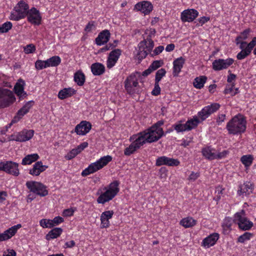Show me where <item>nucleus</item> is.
<instances>
[{
    "label": "nucleus",
    "mask_w": 256,
    "mask_h": 256,
    "mask_svg": "<svg viewBox=\"0 0 256 256\" xmlns=\"http://www.w3.org/2000/svg\"><path fill=\"white\" fill-rule=\"evenodd\" d=\"M226 128L230 134L235 135L242 134L246 130V120L242 115L238 114L227 123Z\"/></svg>",
    "instance_id": "f257e3e1"
},
{
    "label": "nucleus",
    "mask_w": 256,
    "mask_h": 256,
    "mask_svg": "<svg viewBox=\"0 0 256 256\" xmlns=\"http://www.w3.org/2000/svg\"><path fill=\"white\" fill-rule=\"evenodd\" d=\"M164 135L162 129H157L154 126H151L146 130L140 132L138 136L141 139L144 144L146 142L152 143L160 140Z\"/></svg>",
    "instance_id": "f03ea898"
},
{
    "label": "nucleus",
    "mask_w": 256,
    "mask_h": 256,
    "mask_svg": "<svg viewBox=\"0 0 256 256\" xmlns=\"http://www.w3.org/2000/svg\"><path fill=\"white\" fill-rule=\"evenodd\" d=\"M112 160V157L108 155L102 157L96 162L91 164L87 168H85L82 172V176H86L91 174H93L102 169Z\"/></svg>",
    "instance_id": "7ed1b4c3"
},
{
    "label": "nucleus",
    "mask_w": 256,
    "mask_h": 256,
    "mask_svg": "<svg viewBox=\"0 0 256 256\" xmlns=\"http://www.w3.org/2000/svg\"><path fill=\"white\" fill-rule=\"evenodd\" d=\"M28 5L24 1L21 0L16 6L12 12L10 19L18 21L27 16L29 10Z\"/></svg>",
    "instance_id": "20e7f679"
},
{
    "label": "nucleus",
    "mask_w": 256,
    "mask_h": 256,
    "mask_svg": "<svg viewBox=\"0 0 256 256\" xmlns=\"http://www.w3.org/2000/svg\"><path fill=\"white\" fill-rule=\"evenodd\" d=\"M234 221L238 224V228L243 230H249L253 226L252 222L246 217V212L244 210L234 214Z\"/></svg>",
    "instance_id": "39448f33"
},
{
    "label": "nucleus",
    "mask_w": 256,
    "mask_h": 256,
    "mask_svg": "<svg viewBox=\"0 0 256 256\" xmlns=\"http://www.w3.org/2000/svg\"><path fill=\"white\" fill-rule=\"evenodd\" d=\"M140 73L136 72L129 76L124 81V88L127 92L130 94L138 93L140 90L138 88V79L137 76Z\"/></svg>",
    "instance_id": "423d86ee"
},
{
    "label": "nucleus",
    "mask_w": 256,
    "mask_h": 256,
    "mask_svg": "<svg viewBox=\"0 0 256 256\" xmlns=\"http://www.w3.org/2000/svg\"><path fill=\"white\" fill-rule=\"evenodd\" d=\"M16 100L12 92L7 89L0 88V109L8 107Z\"/></svg>",
    "instance_id": "0eeeda50"
},
{
    "label": "nucleus",
    "mask_w": 256,
    "mask_h": 256,
    "mask_svg": "<svg viewBox=\"0 0 256 256\" xmlns=\"http://www.w3.org/2000/svg\"><path fill=\"white\" fill-rule=\"evenodd\" d=\"M30 192L40 196H45L48 194L46 186L40 182L34 181H28L26 184Z\"/></svg>",
    "instance_id": "6e6552de"
},
{
    "label": "nucleus",
    "mask_w": 256,
    "mask_h": 256,
    "mask_svg": "<svg viewBox=\"0 0 256 256\" xmlns=\"http://www.w3.org/2000/svg\"><path fill=\"white\" fill-rule=\"evenodd\" d=\"M32 130L24 129L21 132L15 133L8 137L9 140H14L18 142H24L30 140L34 134Z\"/></svg>",
    "instance_id": "1a4fd4ad"
},
{
    "label": "nucleus",
    "mask_w": 256,
    "mask_h": 256,
    "mask_svg": "<svg viewBox=\"0 0 256 256\" xmlns=\"http://www.w3.org/2000/svg\"><path fill=\"white\" fill-rule=\"evenodd\" d=\"M220 108V104L218 103H212L210 105L204 106L198 112L199 118L204 120L211 114L216 112Z\"/></svg>",
    "instance_id": "9d476101"
},
{
    "label": "nucleus",
    "mask_w": 256,
    "mask_h": 256,
    "mask_svg": "<svg viewBox=\"0 0 256 256\" xmlns=\"http://www.w3.org/2000/svg\"><path fill=\"white\" fill-rule=\"evenodd\" d=\"M134 140V142L129 146L128 147L126 148L124 150V154L126 156H130L133 154L138 149L140 148V146L144 145V141H142L141 139L137 135H134L130 137V140Z\"/></svg>",
    "instance_id": "9b49d317"
},
{
    "label": "nucleus",
    "mask_w": 256,
    "mask_h": 256,
    "mask_svg": "<svg viewBox=\"0 0 256 256\" xmlns=\"http://www.w3.org/2000/svg\"><path fill=\"white\" fill-rule=\"evenodd\" d=\"M234 62V60L232 58H228L227 59L218 58L212 62V68L216 71L226 69L231 66Z\"/></svg>",
    "instance_id": "f8f14e48"
},
{
    "label": "nucleus",
    "mask_w": 256,
    "mask_h": 256,
    "mask_svg": "<svg viewBox=\"0 0 256 256\" xmlns=\"http://www.w3.org/2000/svg\"><path fill=\"white\" fill-rule=\"evenodd\" d=\"M180 164V162L178 159H175L166 156L158 157L156 162V166H158L162 165H166L168 166H176Z\"/></svg>",
    "instance_id": "ddd939ff"
},
{
    "label": "nucleus",
    "mask_w": 256,
    "mask_h": 256,
    "mask_svg": "<svg viewBox=\"0 0 256 256\" xmlns=\"http://www.w3.org/2000/svg\"><path fill=\"white\" fill-rule=\"evenodd\" d=\"M198 15V12L194 9H188L181 13L180 18L182 22H192Z\"/></svg>",
    "instance_id": "4468645a"
},
{
    "label": "nucleus",
    "mask_w": 256,
    "mask_h": 256,
    "mask_svg": "<svg viewBox=\"0 0 256 256\" xmlns=\"http://www.w3.org/2000/svg\"><path fill=\"white\" fill-rule=\"evenodd\" d=\"M28 20L32 24L39 25L40 24L42 18L40 12L35 8H32L28 14Z\"/></svg>",
    "instance_id": "2eb2a0df"
},
{
    "label": "nucleus",
    "mask_w": 256,
    "mask_h": 256,
    "mask_svg": "<svg viewBox=\"0 0 256 256\" xmlns=\"http://www.w3.org/2000/svg\"><path fill=\"white\" fill-rule=\"evenodd\" d=\"M92 128L91 124L87 121H82L76 125L75 132L78 135L84 136L88 134Z\"/></svg>",
    "instance_id": "dca6fc26"
},
{
    "label": "nucleus",
    "mask_w": 256,
    "mask_h": 256,
    "mask_svg": "<svg viewBox=\"0 0 256 256\" xmlns=\"http://www.w3.org/2000/svg\"><path fill=\"white\" fill-rule=\"evenodd\" d=\"M121 50L118 48L112 50L110 53L106 62V66L108 68H110L115 65L121 54Z\"/></svg>",
    "instance_id": "f3484780"
},
{
    "label": "nucleus",
    "mask_w": 256,
    "mask_h": 256,
    "mask_svg": "<svg viewBox=\"0 0 256 256\" xmlns=\"http://www.w3.org/2000/svg\"><path fill=\"white\" fill-rule=\"evenodd\" d=\"M134 8L144 14H147L152 11L153 6L149 2L142 1L136 4L134 6Z\"/></svg>",
    "instance_id": "a211bd4d"
},
{
    "label": "nucleus",
    "mask_w": 256,
    "mask_h": 256,
    "mask_svg": "<svg viewBox=\"0 0 256 256\" xmlns=\"http://www.w3.org/2000/svg\"><path fill=\"white\" fill-rule=\"evenodd\" d=\"M18 166V163L12 161H7L5 162L4 172L14 176H18L20 174Z\"/></svg>",
    "instance_id": "6ab92c4d"
},
{
    "label": "nucleus",
    "mask_w": 256,
    "mask_h": 256,
    "mask_svg": "<svg viewBox=\"0 0 256 256\" xmlns=\"http://www.w3.org/2000/svg\"><path fill=\"white\" fill-rule=\"evenodd\" d=\"M253 190V184L250 182H246L239 186L238 194L239 196L243 194L246 196L249 195L252 192Z\"/></svg>",
    "instance_id": "aec40b11"
},
{
    "label": "nucleus",
    "mask_w": 256,
    "mask_h": 256,
    "mask_svg": "<svg viewBox=\"0 0 256 256\" xmlns=\"http://www.w3.org/2000/svg\"><path fill=\"white\" fill-rule=\"evenodd\" d=\"M110 34L108 30H105L101 32L96 38V43L98 46L106 44L110 40Z\"/></svg>",
    "instance_id": "412c9836"
},
{
    "label": "nucleus",
    "mask_w": 256,
    "mask_h": 256,
    "mask_svg": "<svg viewBox=\"0 0 256 256\" xmlns=\"http://www.w3.org/2000/svg\"><path fill=\"white\" fill-rule=\"evenodd\" d=\"M48 168V166L44 165L41 161H38L34 164L32 168L30 170L29 173L32 176H38Z\"/></svg>",
    "instance_id": "4be33fe9"
},
{
    "label": "nucleus",
    "mask_w": 256,
    "mask_h": 256,
    "mask_svg": "<svg viewBox=\"0 0 256 256\" xmlns=\"http://www.w3.org/2000/svg\"><path fill=\"white\" fill-rule=\"evenodd\" d=\"M104 190H106V192L102 194L97 199V202L98 204H104L112 200L116 196V195L112 192L110 191L106 187H105Z\"/></svg>",
    "instance_id": "5701e85b"
},
{
    "label": "nucleus",
    "mask_w": 256,
    "mask_h": 256,
    "mask_svg": "<svg viewBox=\"0 0 256 256\" xmlns=\"http://www.w3.org/2000/svg\"><path fill=\"white\" fill-rule=\"evenodd\" d=\"M218 238L219 234L218 233H213L203 240L202 246L204 247L210 248L216 244Z\"/></svg>",
    "instance_id": "b1692460"
},
{
    "label": "nucleus",
    "mask_w": 256,
    "mask_h": 256,
    "mask_svg": "<svg viewBox=\"0 0 256 256\" xmlns=\"http://www.w3.org/2000/svg\"><path fill=\"white\" fill-rule=\"evenodd\" d=\"M114 214L112 210H108L103 212L100 216L101 224L102 228H108L110 226L109 220L110 219Z\"/></svg>",
    "instance_id": "393cba45"
},
{
    "label": "nucleus",
    "mask_w": 256,
    "mask_h": 256,
    "mask_svg": "<svg viewBox=\"0 0 256 256\" xmlns=\"http://www.w3.org/2000/svg\"><path fill=\"white\" fill-rule=\"evenodd\" d=\"M185 60L182 57H180L174 61L173 75L174 76H178L180 72L181 71L182 68L184 64Z\"/></svg>",
    "instance_id": "a878e982"
},
{
    "label": "nucleus",
    "mask_w": 256,
    "mask_h": 256,
    "mask_svg": "<svg viewBox=\"0 0 256 256\" xmlns=\"http://www.w3.org/2000/svg\"><path fill=\"white\" fill-rule=\"evenodd\" d=\"M91 71L94 76H100L105 72L104 64L99 62L92 64L90 67Z\"/></svg>",
    "instance_id": "bb28decb"
},
{
    "label": "nucleus",
    "mask_w": 256,
    "mask_h": 256,
    "mask_svg": "<svg viewBox=\"0 0 256 256\" xmlns=\"http://www.w3.org/2000/svg\"><path fill=\"white\" fill-rule=\"evenodd\" d=\"M215 150L212 148L210 146H206L202 148V156L206 159L209 160H215L216 152Z\"/></svg>",
    "instance_id": "cd10ccee"
},
{
    "label": "nucleus",
    "mask_w": 256,
    "mask_h": 256,
    "mask_svg": "<svg viewBox=\"0 0 256 256\" xmlns=\"http://www.w3.org/2000/svg\"><path fill=\"white\" fill-rule=\"evenodd\" d=\"M76 90L71 88H64L60 90L58 94V98L60 100H64L72 96Z\"/></svg>",
    "instance_id": "c85d7f7f"
},
{
    "label": "nucleus",
    "mask_w": 256,
    "mask_h": 256,
    "mask_svg": "<svg viewBox=\"0 0 256 256\" xmlns=\"http://www.w3.org/2000/svg\"><path fill=\"white\" fill-rule=\"evenodd\" d=\"M62 228H55L48 232V233L46 236V238L48 240L56 238L62 234Z\"/></svg>",
    "instance_id": "c756f323"
},
{
    "label": "nucleus",
    "mask_w": 256,
    "mask_h": 256,
    "mask_svg": "<svg viewBox=\"0 0 256 256\" xmlns=\"http://www.w3.org/2000/svg\"><path fill=\"white\" fill-rule=\"evenodd\" d=\"M138 46L140 50L144 48L150 52H151L154 46V43L152 40H147L146 38H144V40L138 44Z\"/></svg>",
    "instance_id": "7c9ffc66"
},
{
    "label": "nucleus",
    "mask_w": 256,
    "mask_h": 256,
    "mask_svg": "<svg viewBox=\"0 0 256 256\" xmlns=\"http://www.w3.org/2000/svg\"><path fill=\"white\" fill-rule=\"evenodd\" d=\"M40 158L37 154H33L26 156L22 160V165L30 164L33 162L36 161Z\"/></svg>",
    "instance_id": "2f4dec72"
},
{
    "label": "nucleus",
    "mask_w": 256,
    "mask_h": 256,
    "mask_svg": "<svg viewBox=\"0 0 256 256\" xmlns=\"http://www.w3.org/2000/svg\"><path fill=\"white\" fill-rule=\"evenodd\" d=\"M74 80L78 86H83L85 82L84 74L80 70L76 72L74 74Z\"/></svg>",
    "instance_id": "473e14b6"
},
{
    "label": "nucleus",
    "mask_w": 256,
    "mask_h": 256,
    "mask_svg": "<svg viewBox=\"0 0 256 256\" xmlns=\"http://www.w3.org/2000/svg\"><path fill=\"white\" fill-rule=\"evenodd\" d=\"M196 221L191 217L182 218L180 224L186 228L192 227L196 224Z\"/></svg>",
    "instance_id": "72a5a7b5"
},
{
    "label": "nucleus",
    "mask_w": 256,
    "mask_h": 256,
    "mask_svg": "<svg viewBox=\"0 0 256 256\" xmlns=\"http://www.w3.org/2000/svg\"><path fill=\"white\" fill-rule=\"evenodd\" d=\"M206 80L207 78L204 76L196 77L193 82L194 86L196 88L200 89L203 88Z\"/></svg>",
    "instance_id": "f704fd0d"
},
{
    "label": "nucleus",
    "mask_w": 256,
    "mask_h": 256,
    "mask_svg": "<svg viewBox=\"0 0 256 256\" xmlns=\"http://www.w3.org/2000/svg\"><path fill=\"white\" fill-rule=\"evenodd\" d=\"M46 63L47 64L48 67H54L57 66L60 64L61 59L59 56H55L46 60Z\"/></svg>",
    "instance_id": "c9c22d12"
},
{
    "label": "nucleus",
    "mask_w": 256,
    "mask_h": 256,
    "mask_svg": "<svg viewBox=\"0 0 256 256\" xmlns=\"http://www.w3.org/2000/svg\"><path fill=\"white\" fill-rule=\"evenodd\" d=\"M34 101L31 100L27 102L18 112L17 114L18 116H23L27 114L30 109L32 107Z\"/></svg>",
    "instance_id": "e433bc0d"
},
{
    "label": "nucleus",
    "mask_w": 256,
    "mask_h": 256,
    "mask_svg": "<svg viewBox=\"0 0 256 256\" xmlns=\"http://www.w3.org/2000/svg\"><path fill=\"white\" fill-rule=\"evenodd\" d=\"M34 101L31 100L27 102L18 112L17 114L18 116H23L27 114L30 109L32 107Z\"/></svg>",
    "instance_id": "4c0bfd02"
},
{
    "label": "nucleus",
    "mask_w": 256,
    "mask_h": 256,
    "mask_svg": "<svg viewBox=\"0 0 256 256\" xmlns=\"http://www.w3.org/2000/svg\"><path fill=\"white\" fill-rule=\"evenodd\" d=\"M172 127L177 132L188 131L186 124H183L182 120L178 122L172 126Z\"/></svg>",
    "instance_id": "58836bf2"
},
{
    "label": "nucleus",
    "mask_w": 256,
    "mask_h": 256,
    "mask_svg": "<svg viewBox=\"0 0 256 256\" xmlns=\"http://www.w3.org/2000/svg\"><path fill=\"white\" fill-rule=\"evenodd\" d=\"M199 123V120L196 117L194 118L188 120L185 124L188 131L192 130V129L196 128Z\"/></svg>",
    "instance_id": "ea45409f"
},
{
    "label": "nucleus",
    "mask_w": 256,
    "mask_h": 256,
    "mask_svg": "<svg viewBox=\"0 0 256 256\" xmlns=\"http://www.w3.org/2000/svg\"><path fill=\"white\" fill-rule=\"evenodd\" d=\"M24 82L21 79L18 80V82L16 84L14 90L17 95H20L21 94H22L24 90Z\"/></svg>",
    "instance_id": "a19ab883"
},
{
    "label": "nucleus",
    "mask_w": 256,
    "mask_h": 256,
    "mask_svg": "<svg viewBox=\"0 0 256 256\" xmlns=\"http://www.w3.org/2000/svg\"><path fill=\"white\" fill-rule=\"evenodd\" d=\"M240 48L242 50L236 55V58L238 60H242L245 58L251 53L249 50L245 48V46H240Z\"/></svg>",
    "instance_id": "79ce46f5"
},
{
    "label": "nucleus",
    "mask_w": 256,
    "mask_h": 256,
    "mask_svg": "<svg viewBox=\"0 0 256 256\" xmlns=\"http://www.w3.org/2000/svg\"><path fill=\"white\" fill-rule=\"evenodd\" d=\"M119 184L120 183L118 180H114L111 182L106 188L116 196L120 190L118 188Z\"/></svg>",
    "instance_id": "37998d69"
},
{
    "label": "nucleus",
    "mask_w": 256,
    "mask_h": 256,
    "mask_svg": "<svg viewBox=\"0 0 256 256\" xmlns=\"http://www.w3.org/2000/svg\"><path fill=\"white\" fill-rule=\"evenodd\" d=\"M254 158L252 155H244L241 157L240 160L246 167L250 166L253 161Z\"/></svg>",
    "instance_id": "c03bdc74"
},
{
    "label": "nucleus",
    "mask_w": 256,
    "mask_h": 256,
    "mask_svg": "<svg viewBox=\"0 0 256 256\" xmlns=\"http://www.w3.org/2000/svg\"><path fill=\"white\" fill-rule=\"evenodd\" d=\"M234 84L232 82L230 85H228L226 86L224 90V93L225 94H230L232 96H235L236 94L238 92V88H236L235 90H234Z\"/></svg>",
    "instance_id": "a18cd8bd"
},
{
    "label": "nucleus",
    "mask_w": 256,
    "mask_h": 256,
    "mask_svg": "<svg viewBox=\"0 0 256 256\" xmlns=\"http://www.w3.org/2000/svg\"><path fill=\"white\" fill-rule=\"evenodd\" d=\"M21 227L22 225L20 224H18L16 225L12 226L7 230H5V232L7 234H8V236H10V238L16 234L17 230Z\"/></svg>",
    "instance_id": "49530a36"
},
{
    "label": "nucleus",
    "mask_w": 256,
    "mask_h": 256,
    "mask_svg": "<svg viewBox=\"0 0 256 256\" xmlns=\"http://www.w3.org/2000/svg\"><path fill=\"white\" fill-rule=\"evenodd\" d=\"M252 236V233L246 232L238 238V241L240 243H244L246 241L250 240Z\"/></svg>",
    "instance_id": "de8ad7c7"
},
{
    "label": "nucleus",
    "mask_w": 256,
    "mask_h": 256,
    "mask_svg": "<svg viewBox=\"0 0 256 256\" xmlns=\"http://www.w3.org/2000/svg\"><path fill=\"white\" fill-rule=\"evenodd\" d=\"M12 24L10 22H6L0 26V33L7 32L12 28Z\"/></svg>",
    "instance_id": "09e8293b"
},
{
    "label": "nucleus",
    "mask_w": 256,
    "mask_h": 256,
    "mask_svg": "<svg viewBox=\"0 0 256 256\" xmlns=\"http://www.w3.org/2000/svg\"><path fill=\"white\" fill-rule=\"evenodd\" d=\"M156 32V31L154 28L147 29L143 35L144 38H146L147 40H152V38L154 36Z\"/></svg>",
    "instance_id": "8fccbe9b"
},
{
    "label": "nucleus",
    "mask_w": 256,
    "mask_h": 256,
    "mask_svg": "<svg viewBox=\"0 0 256 256\" xmlns=\"http://www.w3.org/2000/svg\"><path fill=\"white\" fill-rule=\"evenodd\" d=\"M40 226L43 228H52L54 224H52L50 220L42 219L40 222Z\"/></svg>",
    "instance_id": "3c124183"
},
{
    "label": "nucleus",
    "mask_w": 256,
    "mask_h": 256,
    "mask_svg": "<svg viewBox=\"0 0 256 256\" xmlns=\"http://www.w3.org/2000/svg\"><path fill=\"white\" fill-rule=\"evenodd\" d=\"M166 71L164 68L158 70L156 74L155 82H160L162 78L165 76Z\"/></svg>",
    "instance_id": "603ef678"
},
{
    "label": "nucleus",
    "mask_w": 256,
    "mask_h": 256,
    "mask_svg": "<svg viewBox=\"0 0 256 256\" xmlns=\"http://www.w3.org/2000/svg\"><path fill=\"white\" fill-rule=\"evenodd\" d=\"M46 62V60H37L35 62V67L38 70L48 68V65Z\"/></svg>",
    "instance_id": "864d4df0"
},
{
    "label": "nucleus",
    "mask_w": 256,
    "mask_h": 256,
    "mask_svg": "<svg viewBox=\"0 0 256 256\" xmlns=\"http://www.w3.org/2000/svg\"><path fill=\"white\" fill-rule=\"evenodd\" d=\"M36 50V46L33 44H28L24 47V52L26 54H32L35 52Z\"/></svg>",
    "instance_id": "5fc2aeb1"
},
{
    "label": "nucleus",
    "mask_w": 256,
    "mask_h": 256,
    "mask_svg": "<svg viewBox=\"0 0 256 256\" xmlns=\"http://www.w3.org/2000/svg\"><path fill=\"white\" fill-rule=\"evenodd\" d=\"M79 153L78 152L76 148H73L68 153V154L65 156V158L66 160H70L74 158Z\"/></svg>",
    "instance_id": "6e6d98bb"
},
{
    "label": "nucleus",
    "mask_w": 256,
    "mask_h": 256,
    "mask_svg": "<svg viewBox=\"0 0 256 256\" xmlns=\"http://www.w3.org/2000/svg\"><path fill=\"white\" fill-rule=\"evenodd\" d=\"M148 53H150L147 50H145L144 48H142L140 50L139 48V51L138 54V58L140 60H142L146 57V56L148 54Z\"/></svg>",
    "instance_id": "4d7b16f0"
},
{
    "label": "nucleus",
    "mask_w": 256,
    "mask_h": 256,
    "mask_svg": "<svg viewBox=\"0 0 256 256\" xmlns=\"http://www.w3.org/2000/svg\"><path fill=\"white\" fill-rule=\"evenodd\" d=\"M162 63L163 62L160 60H155L150 65V67L152 71H154L160 67Z\"/></svg>",
    "instance_id": "13d9d810"
},
{
    "label": "nucleus",
    "mask_w": 256,
    "mask_h": 256,
    "mask_svg": "<svg viewBox=\"0 0 256 256\" xmlns=\"http://www.w3.org/2000/svg\"><path fill=\"white\" fill-rule=\"evenodd\" d=\"M160 93V88L159 86V82H155L154 88L152 92V94L153 96H158Z\"/></svg>",
    "instance_id": "bf43d9fd"
},
{
    "label": "nucleus",
    "mask_w": 256,
    "mask_h": 256,
    "mask_svg": "<svg viewBox=\"0 0 256 256\" xmlns=\"http://www.w3.org/2000/svg\"><path fill=\"white\" fill-rule=\"evenodd\" d=\"M256 45V36L254 37L252 40L248 44L247 43V44L246 45V46L245 48H246L248 50H249L250 52H252V50L253 48L254 47V46Z\"/></svg>",
    "instance_id": "052dcab7"
},
{
    "label": "nucleus",
    "mask_w": 256,
    "mask_h": 256,
    "mask_svg": "<svg viewBox=\"0 0 256 256\" xmlns=\"http://www.w3.org/2000/svg\"><path fill=\"white\" fill-rule=\"evenodd\" d=\"M250 32V29L248 28L242 32L239 36L243 40H246L248 38Z\"/></svg>",
    "instance_id": "680f3d73"
},
{
    "label": "nucleus",
    "mask_w": 256,
    "mask_h": 256,
    "mask_svg": "<svg viewBox=\"0 0 256 256\" xmlns=\"http://www.w3.org/2000/svg\"><path fill=\"white\" fill-rule=\"evenodd\" d=\"M88 146V143L87 142H84L80 144L79 146H78L76 148H75L78 152L80 154L81 152H82L85 148Z\"/></svg>",
    "instance_id": "e2e57ef3"
},
{
    "label": "nucleus",
    "mask_w": 256,
    "mask_h": 256,
    "mask_svg": "<svg viewBox=\"0 0 256 256\" xmlns=\"http://www.w3.org/2000/svg\"><path fill=\"white\" fill-rule=\"evenodd\" d=\"M52 224L55 225H58L60 223L64 222V218L60 216H56L52 220H50Z\"/></svg>",
    "instance_id": "0e129e2a"
},
{
    "label": "nucleus",
    "mask_w": 256,
    "mask_h": 256,
    "mask_svg": "<svg viewBox=\"0 0 256 256\" xmlns=\"http://www.w3.org/2000/svg\"><path fill=\"white\" fill-rule=\"evenodd\" d=\"M224 190V188H222V186H218L216 188V193L217 194V196L218 199L220 198V196L223 194V191Z\"/></svg>",
    "instance_id": "69168bd1"
},
{
    "label": "nucleus",
    "mask_w": 256,
    "mask_h": 256,
    "mask_svg": "<svg viewBox=\"0 0 256 256\" xmlns=\"http://www.w3.org/2000/svg\"><path fill=\"white\" fill-rule=\"evenodd\" d=\"M228 154V150H224L222 152H218V154L216 153L215 159H221L226 156Z\"/></svg>",
    "instance_id": "338daca9"
},
{
    "label": "nucleus",
    "mask_w": 256,
    "mask_h": 256,
    "mask_svg": "<svg viewBox=\"0 0 256 256\" xmlns=\"http://www.w3.org/2000/svg\"><path fill=\"white\" fill-rule=\"evenodd\" d=\"M164 49L163 46H160L155 48L153 52V54H151L152 56H156L161 53Z\"/></svg>",
    "instance_id": "774afa93"
}]
</instances>
